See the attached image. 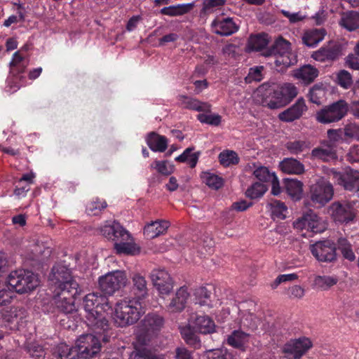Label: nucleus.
Segmentation results:
<instances>
[{
  "label": "nucleus",
  "mask_w": 359,
  "mask_h": 359,
  "mask_svg": "<svg viewBox=\"0 0 359 359\" xmlns=\"http://www.w3.org/2000/svg\"><path fill=\"white\" fill-rule=\"evenodd\" d=\"M83 307L88 327H93L97 332L109 325L104 313L111 310L112 306L106 295L99 292L86 294L83 300Z\"/></svg>",
  "instance_id": "1"
},
{
  "label": "nucleus",
  "mask_w": 359,
  "mask_h": 359,
  "mask_svg": "<svg viewBox=\"0 0 359 359\" xmlns=\"http://www.w3.org/2000/svg\"><path fill=\"white\" fill-rule=\"evenodd\" d=\"M258 90L263 93L264 104L272 109L285 107L298 93L296 86L290 83H285L282 86H278L274 83H264Z\"/></svg>",
  "instance_id": "2"
},
{
  "label": "nucleus",
  "mask_w": 359,
  "mask_h": 359,
  "mask_svg": "<svg viewBox=\"0 0 359 359\" xmlns=\"http://www.w3.org/2000/svg\"><path fill=\"white\" fill-rule=\"evenodd\" d=\"M89 329L91 332L80 336L76 342L75 346L79 359L94 357L100 351V342H108L112 335L109 325H107V327H104L103 329H100L101 330L97 332L93 327H89Z\"/></svg>",
  "instance_id": "3"
},
{
  "label": "nucleus",
  "mask_w": 359,
  "mask_h": 359,
  "mask_svg": "<svg viewBox=\"0 0 359 359\" xmlns=\"http://www.w3.org/2000/svg\"><path fill=\"white\" fill-rule=\"evenodd\" d=\"M144 313L141 302L125 299L116 303L113 318L118 327H124L136 323Z\"/></svg>",
  "instance_id": "4"
},
{
  "label": "nucleus",
  "mask_w": 359,
  "mask_h": 359,
  "mask_svg": "<svg viewBox=\"0 0 359 359\" xmlns=\"http://www.w3.org/2000/svg\"><path fill=\"white\" fill-rule=\"evenodd\" d=\"M4 282L9 292L14 291L18 294L30 292L39 285L38 276L23 269L11 271Z\"/></svg>",
  "instance_id": "5"
},
{
  "label": "nucleus",
  "mask_w": 359,
  "mask_h": 359,
  "mask_svg": "<svg viewBox=\"0 0 359 359\" xmlns=\"http://www.w3.org/2000/svg\"><path fill=\"white\" fill-rule=\"evenodd\" d=\"M262 55L264 57H273L274 64L277 67H288L297 62L295 56L291 51V44L282 36L278 37L271 46L264 50Z\"/></svg>",
  "instance_id": "6"
},
{
  "label": "nucleus",
  "mask_w": 359,
  "mask_h": 359,
  "mask_svg": "<svg viewBox=\"0 0 359 359\" xmlns=\"http://www.w3.org/2000/svg\"><path fill=\"white\" fill-rule=\"evenodd\" d=\"M348 110V104L344 100H339L318 111L316 119L323 124L337 122L346 116Z\"/></svg>",
  "instance_id": "7"
},
{
  "label": "nucleus",
  "mask_w": 359,
  "mask_h": 359,
  "mask_svg": "<svg viewBox=\"0 0 359 359\" xmlns=\"http://www.w3.org/2000/svg\"><path fill=\"white\" fill-rule=\"evenodd\" d=\"M54 289L74 290L81 289L79 285L72 275V271L67 266L57 264L53 266L49 276Z\"/></svg>",
  "instance_id": "8"
},
{
  "label": "nucleus",
  "mask_w": 359,
  "mask_h": 359,
  "mask_svg": "<svg viewBox=\"0 0 359 359\" xmlns=\"http://www.w3.org/2000/svg\"><path fill=\"white\" fill-rule=\"evenodd\" d=\"M81 290L54 289L53 290V304L58 312L65 314L72 313L76 311L75 299Z\"/></svg>",
  "instance_id": "9"
},
{
  "label": "nucleus",
  "mask_w": 359,
  "mask_h": 359,
  "mask_svg": "<svg viewBox=\"0 0 359 359\" xmlns=\"http://www.w3.org/2000/svg\"><path fill=\"white\" fill-rule=\"evenodd\" d=\"M127 280V276L124 271H114L100 277L99 287L104 295H111L116 291L123 287Z\"/></svg>",
  "instance_id": "10"
},
{
  "label": "nucleus",
  "mask_w": 359,
  "mask_h": 359,
  "mask_svg": "<svg viewBox=\"0 0 359 359\" xmlns=\"http://www.w3.org/2000/svg\"><path fill=\"white\" fill-rule=\"evenodd\" d=\"M310 250L313 256L320 262L331 263L337 260L336 243L332 240H323L311 245Z\"/></svg>",
  "instance_id": "11"
},
{
  "label": "nucleus",
  "mask_w": 359,
  "mask_h": 359,
  "mask_svg": "<svg viewBox=\"0 0 359 359\" xmlns=\"http://www.w3.org/2000/svg\"><path fill=\"white\" fill-rule=\"evenodd\" d=\"M312 346L313 344L309 338L302 337L285 343L282 352L287 359H300Z\"/></svg>",
  "instance_id": "12"
},
{
  "label": "nucleus",
  "mask_w": 359,
  "mask_h": 359,
  "mask_svg": "<svg viewBox=\"0 0 359 359\" xmlns=\"http://www.w3.org/2000/svg\"><path fill=\"white\" fill-rule=\"evenodd\" d=\"M310 192L311 200L313 204L322 207L332 198L334 189L332 184L322 180L311 187Z\"/></svg>",
  "instance_id": "13"
},
{
  "label": "nucleus",
  "mask_w": 359,
  "mask_h": 359,
  "mask_svg": "<svg viewBox=\"0 0 359 359\" xmlns=\"http://www.w3.org/2000/svg\"><path fill=\"white\" fill-rule=\"evenodd\" d=\"M330 173L334 182L344 187L346 190L359 191V172L358 170L348 168L344 172H339L332 169Z\"/></svg>",
  "instance_id": "14"
},
{
  "label": "nucleus",
  "mask_w": 359,
  "mask_h": 359,
  "mask_svg": "<svg viewBox=\"0 0 359 359\" xmlns=\"http://www.w3.org/2000/svg\"><path fill=\"white\" fill-rule=\"evenodd\" d=\"M23 49L27 50V46L13 54V59L10 62V74L12 75L13 78L8 77L7 79L8 84H11V87H12L13 84L18 89L20 88V85L18 83L17 81L22 78L20 74L25 72L28 65V62L25 61L24 57L20 53Z\"/></svg>",
  "instance_id": "15"
},
{
  "label": "nucleus",
  "mask_w": 359,
  "mask_h": 359,
  "mask_svg": "<svg viewBox=\"0 0 359 359\" xmlns=\"http://www.w3.org/2000/svg\"><path fill=\"white\" fill-rule=\"evenodd\" d=\"M330 211L334 220L340 223L347 224L355 217L353 206L346 202H334L330 206Z\"/></svg>",
  "instance_id": "16"
},
{
  "label": "nucleus",
  "mask_w": 359,
  "mask_h": 359,
  "mask_svg": "<svg viewBox=\"0 0 359 359\" xmlns=\"http://www.w3.org/2000/svg\"><path fill=\"white\" fill-rule=\"evenodd\" d=\"M150 278L154 286L161 294H168L172 290V278L164 269H154L150 273Z\"/></svg>",
  "instance_id": "17"
},
{
  "label": "nucleus",
  "mask_w": 359,
  "mask_h": 359,
  "mask_svg": "<svg viewBox=\"0 0 359 359\" xmlns=\"http://www.w3.org/2000/svg\"><path fill=\"white\" fill-rule=\"evenodd\" d=\"M341 46L336 42H330L311 55L316 61L325 62L337 60L341 55Z\"/></svg>",
  "instance_id": "18"
},
{
  "label": "nucleus",
  "mask_w": 359,
  "mask_h": 359,
  "mask_svg": "<svg viewBox=\"0 0 359 359\" xmlns=\"http://www.w3.org/2000/svg\"><path fill=\"white\" fill-rule=\"evenodd\" d=\"M212 32L220 36H230L238 30V26L229 17L218 16L211 23Z\"/></svg>",
  "instance_id": "19"
},
{
  "label": "nucleus",
  "mask_w": 359,
  "mask_h": 359,
  "mask_svg": "<svg viewBox=\"0 0 359 359\" xmlns=\"http://www.w3.org/2000/svg\"><path fill=\"white\" fill-rule=\"evenodd\" d=\"M307 109L305 100L300 97L291 107L280 113L278 118L283 122H292L299 119Z\"/></svg>",
  "instance_id": "20"
},
{
  "label": "nucleus",
  "mask_w": 359,
  "mask_h": 359,
  "mask_svg": "<svg viewBox=\"0 0 359 359\" xmlns=\"http://www.w3.org/2000/svg\"><path fill=\"white\" fill-rule=\"evenodd\" d=\"M163 325V318L156 313H148L141 321L140 330L147 337L158 332Z\"/></svg>",
  "instance_id": "21"
},
{
  "label": "nucleus",
  "mask_w": 359,
  "mask_h": 359,
  "mask_svg": "<svg viewBox=\"0 0 359 359\" xmlns=\"http://www.w3.org/2000/svg\"><path fill=\"white\" fill-rule=\"evenodd\" d=\"M100 233L108 240L116 243L120 238L125 240L128 232L118 222H109L100 228Z\"/></svg>",
  "instance_id": "22"
},
{
  "label": "nucleus",
  "mask_w": 359,
  "mask_h": 359,
  "mask_svg": "<svg viewBox=\"0 0 359 359\" xmlns=\"http://www.w3.org/2000/svg\"><path fill=\"white\" fill-rule=\"evenodd\" d=\"M23 318V310L18 307H11L0 312V319L5 323V327H8L10 330H18Z\"/></svg>",
  "instance_id": "23"
},
{
  "label": "nucleus",
  "mask_w": 359,
  "mask_h": 359,
  "mask_svg": "<svg viewBox=\"0 0 359 359\" xmlns=\"http://www.w3.org/2000/svg\"><path fill=\"white\" fill-rule=\"evenodd\" d=\"M178 100L184 109L205 113L211 111V105L209 103L201 102L196 98L180 95L178 96Z\"/></svg>",
  "instance_id": "24"
},
{
  "label": "nucleus",
  "mask_w": 359,
  "mask_h": 359,
  "mask_svg": "<svg viewBox=\"0 0 359 359\" xmlns=\"http://www.w3.org/2000/svg\"><path fill=\"white\" fill-rule=\"evenodd\" d=\"M132 292L135 295L133 299L141 302L148 295L147 283L144 276L135 273L132 276Z\"/></svg>",
  "instance_id": "25"
},
{
  "label": "nucleus",
  "mask_w": 359,
  "mask_h": 359,
  "mask_svg": "<svg viewBox=\"0 0 359 359\" xmlns=\"http://www.w3.org/2000/svg\"><path fill=\"white\" fill-rule=\"evenodd\" d=\"M339 25L348 32L359 29V12L356 11L343 12Z\"/></svg>",
  "instance_id": "26"
},
{
  "label": "nucleus",
  "mask_w": 359,
  "mask_h": 359,
  "mask_svg": "<svg viewBox=\"0 0 359 359\" xmlns=\"http://www.w3.org/2000/svg\"><path fill=\"white\" fill-rule=\"evenodd\" d=\"M169 226L170 222L168 221L156 220L144 226V234L147 238L152 239L161 234H164Z\"/></svg>",
  "instance_id": "27"
},
{
  "label": "nucleus",
  "mask_w": 359,
  "mask_h": 359,
  "mask_svg": "<svg viewBox=\"0 0 359 359\" xmlns=\"http://www.w3.org/2000/svg\"><path fill=\"white\" fill-rule=\"evenodd\" d=\"M280 170L289 175H302L305 171L304 165L294 158H285L279 163Z\"/></svg>",
  "instance_id": "28"
},
{
  "label": "nucleus",
  "mask_w": 359,
  "mask_h": 359,
  "mask_svg": "<svg viewBox=\"0 0 359 359\" xmlns=\"http://www.w3.org/2000/svg\"><path fill=\"white\" fill-rule=\"evenodd\" d=\"M146 142L149 149L155 152H164L168 147V139L155 132L147 135Z\"/></svg>",
  "instance_id": "29"
},
{
  "label": "nucleus",
  "mask_w": 359,
  "mask_h": 359,
  "mask_svg": "<svg viewBox=\"0 0 359 359\" xmlns=\"http://www.w3.org/2000/svg\"><path fill=\"white\" fill-rule=\"evenodd\" d=\"M189 297L187 287H181L176 292L175 297L172 298L168 305V309L171 312H180L185 308L187 301Z\"/></svg>",
  "instance_id": "30"
},
{
  "label": "nucleus",
  "mask_w": 359,
  "mask_h": 359,
  "mask_svg": "<svg viewBox=\"0 0 359 359\" xmlns=\"http://www.w3.org/2000/svg\"><path fill=\"white\" fill-rule=\"evenodd\" d=\"M194 328L201 334H211L215 331V324L208 316H197L194 320Z\"/></svg>",
  "instance_id": "31"
},
{
  "label": "nucleus",
  "mask_w": 359,
  "mask_h": 359,
  "mask_svg": "<svg viewBox=\"0 0 359 359\" xmlns=\"http://www.w3.org/2000/svg\"><path fill=\"white\" fill-rule=\"evenodd\" d=\"M326 35L323 28L312 29L306 31L302 36V42L308 47H314L322 41Z\"/></svg>",
  "instance_id": "32"
},
{
  "label": "nucleus",
  "mask_w": 359,
  "mask_h": 359,
  "mask_svg": "<svg viewBox=\"0 0 359 359\" xmlns=\"http://www.w3.org/2000/svg\"><path fill=\"white\" fill-rule=\"evenodd\" d=\"M285 189L287 194L294 201L300 200L303 193V183L296 179H285Z\"/></svg>",
  "instance_id": "33"
},
{
  "label": "nucleus",
  "mask_w": 359,
  "mask_h": 359,
  "mask_svg": "<svg viewBox=\"0 0 359 359\" xmlns=\"http://www.w3.org/2000/svg\"><path fill=\"white\" fill-rule=\"evenodd\" d=\"M194 7V4H177L164 7L160 11V13L170 17L182 15L189 13Z\"/></svg>",
  "instance_id": "34"
},
{
  "label": "nucleus",
  "mask_w": 359,
  "mask_h": 359,
  "mask_svg": "<svg viewBox=\"0 0 359 359\" xmlns=\"http://www.w3.org/2000/svg\"><path fill=\"white\" fill-rule=\"evenodd\" d=\"M250 334L240 330H234L227 338V344L234 348H240L248 342Z\"/></svg>",
  "instance_id": "35"
},
{
  "label": "nucleus",
  "mask_w": 359,
  "mask_h": 359,
  "mask_svg": "<svg viewBox=\"0 0 359 359\" xmlns=\"http://www.w3.org/2000/svg\"><path fill=\"white\" fill-rule=\"evenodd\" d=\"M180 333L186 344L194 349H198L201 346L198 336L195 333L190 326L182 327Z\"/></svg>",
  "instance_id": "36"
},
{
  "label": "nucleus",
  "mask_w": 359,
  "mask_h": 359,
  "mask_svg": "<svg viewBox=\"0 0 359 359\" xmlns=\"http://www.w3.org/2000/svg\"><path fill=\"white\" fill-rule=\"evenodd\" d=\"M318 75V69L311 65H305L301 67L295 74L297 78L302 80L306 83L313 82Z\"/></svg>",
  "instance_id": "37"
},
{
  "label": "nucleus",
  "mask_w": 359,
  "mask_h": 359,
  "mask_svg": "<svg viewBox=\"0 0 359 359\" xmlns=\"http://www.w3.org/2000/svg\"><path fill=\"white\" fill-rule=\"evenodd\" d=\"M194 150V147L187 148L182 154L175 158V161L181 163L187 162L191 168H195L201 153L199 151L192 153Z\"/></svg>",
  "instance_id": "38"
},
{
  "label": "nucleus",
  "mask_w": 359,
  "mask_h": 359,
  "mask_svg": "<svg viewBox=\"0 0 359 359\" xmlns=\"http://www.w3.org/2000/svg\"><path fill=\"white\" fill-rule=\"evenodd\" d=\"M338 282L336 276H316L313 279V286L321 290H327Z\"/></svg>",
  "instance_id": "39"
},
{
  "label": "nucleus",
  "mask_w": 359,
  "mask_h": 359,
  "mask_svg": "<svg viewBox=\"0 0 359 359\" xmlns=\"http://www.w3.org/2000/svg\"><path fill=\"white\" fill-rule=\"evenodd\" d=\"M341 251L343 257L350 262H353L355 259V255L353 251L352 245L344 237L337 239L336 246Z\"/></svg>",
  "instance_id": "40"
},
{
  "label": "nucleus",
  "mask_w": 359,
  "mask_h": 359,
  "mask_svg": "<svg viewBox=\"0 0 359 359\" xmlns=\"http://www.w3.org/2000/svg\"><path fill=\"white\" fill-rule=\"evenodd\" d=\"M107 206V204L104 200L94 198L86 204V212L88 215L97 216L99 215Z\"/></svg>",
  "instance_id": "41"
},
{
  "label": "nucleus",
  "mask_w": 359,
  "mask_h": 359,
  "mask_svg": "<svg viewBox=\"0 0 359 359\" xmlns=\"http://www.w3.org/2000/svg\"><path fill=\"white\" fill-rule=\"evenodd\" d=\"M221 165L228 167L231 165H237L240 158L237 153L232 150H224L222 151L218 156Z\"/></svg>",
  "instance_id": "42"
},
{
  "label": "nucleus",
  "mask_w": 359,
  "mask_h": 359,
  "mask_svg": "<svg viewBox=\"0 0 359 359\" xmlns=\"http://www.w3.org/2000/svg\"><path fill=\"white\" fill-rule=\"evenodd\" d=\"M249 43L252 50L257 51L262 50L263 53L266 49V47L269 43L268 35L263 33L251 36Z\"/></svg>",
  "instance_id": "43"
},
{
  "label": "nucleus",
  "mask_w": 359,
  "mask_h": 359,
  "mask_svg": "<svg viewBox=\"0 0 359 359\" xmlns=\"http://www.w3.org/2000/svg\"><path fill=\"white\" fill-rule=\"evenodd\" d=\"M130 236L128 233V236L125 239L122 240L120 238L116 243H114V249L117 254L121 255H133L134 251V246L128 242Z\"/></svg>",
  "instance_id": "44"
},
{
  "label": "nucleus",
  "mask_w": 359,
  "mask_h": 359,
  "mask_svg": "<svg viewBox=\"0 0 359 359\" xmlns=\"http://www.w3.org/2000/svg\"><path fill=\"white\" fill-rule=\"evenodd\" d=\"M267 187L265 184L260 182L252 184L246 191L247 197L251 199L260 198L266 191Z\"/></svg>",
  "instance_id": "45"
},
{
  "label": "nucleus",
  "mask_w": 359,
  "mask_h": 359,
  "mask_svg": "<svg viewBox=\"0 0 359 359\" xmlns=\"http://www.w3.org/2000/svg\"><path fill=\"white\" fill-rule=\"evenodd\" d=\"M58 356L60 359H79L76 346L69 347L67 344L58 346Z\"/></svg>",
  "instance_id": "46"
},
{
  "label": "nucleus",
  "mask_w": 359,
  "mask_h": 359,
  "mask_svg": "<svg viewBox=\"0 0 359 359\" xmlns=\"http://www.w3.org/2000/svg\"><path fill=\"white\" fill-rule=\"evenodd\" d=\"M204 359H232V355L226 349L216 348L204 353Z\"/></svg>",
  "instance_id": "47"
},
{
  "label": "nucleus",
  "mask_w": 359,
  "mask_h": 359,
  "mask_svg": "<svg viewBox=\"0 0 359 359\" xmlns=\"http://www.w3.org/2000/svg\"><path fill=\"white\" fill-rule=\"evenodd\" d=\"M202 177L206 185L212 189H219L223 186V179L217 175L205 172Z\"/></svg>",
  "instance_id": "48"
},
{
  "label": "nucleus",
  "mask_w": 359,
  "mask_h": 359,
  "mask_svg": "<svg viewBox=\"0 0 359 359\" xmlns=\"http://www.w3.org/2000/svg\"><path fill=\"white\" fill-rule=\"evenodd\" d=\"M311 156L313 158L320 159L323 161H328L334 158L335 154L330 148H315L311 151Z\"/></svg>",
  "instance_id": "49"
},
{
  "label": "nucleus",
  "mask_w": 359,
  "mask_h": 359,
  "mask_svg": "<svg viewBox=\"0 0 359 359\" xmlns=\"http://www.w3.org/2000/svg\"><path fill=\"white\" fill-rule=\"evenodd\" d=\"M272 215L278 219H284L285 212L287 210V206L283 202L278 200L273 201L271 203Z\"/></svg>",
  "instance_id": "50"
},
{
  "label": "nucleus",
  "mask_w": 359,
  "mask_h": 359,
  "mask_svg": "<svg viewBox=\"0 0 359 359\" xmlns=\"http://www.w3.org/2000/svg\"><path fill=\"white\" fill-rule=\"evenodd\" d=\"M264 67L263 66H256L249 69L248 74L245 77L246 83H251L253 81L259 82L264 79L263 72Z\"/></svg>",
  "instance_id": "51"
},
{
  "label": "nucleus",
  "mask_w": 359,
  "mask_h": 359,
  "mask_svg": "<svg viewBox=\"0 0 359 359\" xmlns=\"http://www.w3.org/2000/svg\"><path fill=\"white\" fill-rule=\"evenodd\" d=\"M255 177L263 182H269L275 179L276 175L271 172L269 170L264 166H259L254 170Z\"/></svg>",
  "instance_id": "52"
},
{
  "label": "nucleus",
  "mask_w": 359,
  "mask_h": 359,
  "mask_svg": "<svg viewBox=\"0 0 359 359\" xmlns=\"http://www.w3.org/2000/svg\"><path fill=\"white\" fill-rule=\"evenodd\" d=\"M196 117L201 123L213 126H218L222 121V116L219 114H206L201 113L198 114Z\"/></svg>",
  "instance_id": "53"
},
{
  "label": "nucleus",
  "mask_w": 359,
  "mask_h": 359,
  "mask_svg": "<svg viewBox=\"0 0 359 359\" xmlns=\"http://www.w3.org/2000/svg\"><path fill=\"white\" fill-rule=\"evenodd\" d=\"M195 295L198 299V302L197 303L201 306H208L209 307L212 306L210 301L211 292L208 290L206 287H200L199 288L196 289Z\"/></svg>",
  "instance_id": "54"
},
{
  "label": "nucleus",
  "mask_w": 359,
  "mask_h": 359,
  "mask_svg": "<svg viewBox=\"0 0 359 359\" xmlns=\"http://www.w3.org/2000/svg\"><path fill=\"white\" fill-rule=\"evenodd\" d=\"M337 83L344 89H348L353 86L351 74L346 70H341L337 74Z\"/></svg>",
  "instance_id": "55"
},
{
  "label": "nucleus",
  "mask_w": 359,
  "mask_h": 359,
  "mask_svg": "<svg viewBox=\"0 0 359 359\" xmlns=\"http://www.w3.org/2000/svg\"><path fill=\"white\" fill-rule=\"evenodd\" d=\"M285 147L290 154L297 155L304 151L308 147L305 141L295 140L287 142Z\"/></svg>",
  "instance_id": "56"
},
{
  "label": "nucleus",
  "mask_w": 359,
  "mask_h": 359,
  "mask_svg": "<svg viewBox=\"0 0 359 359\" xmlns=\"http://www.w3.org/2000/svg\"><path fill=\"white\" fill-rule=\"evenodd\" d=\"M154 164V168L163 175L168 176L173 172V165L168 164L166 161H155Z\"/></svg>",
  "instance_id": "57"
},
{
  "label": "nucleus",
  "mask_w": 359,
  "mask_h": 359,
  "mask_svg": "<svg viewBox=\"0 0 359 359\" xmlns=\"http://www.w3.org/2000/svg\"><path fill=\"white\" fill-rule=\"evenodd\" d=\"M323 95L324 90L323 88L317 84L314 85L312 88H311L309 93L310 101L317 104L320 103V100Z\"/></svg>",
  "instance_id": "58"
},
{
  "label": "nucleus",
  "mask_w": 359,
  "mask_h": 359,
  "mask_svg": "<svg viewBox=\"0 0 359 359\" xmlns=\"http://www.w3.org/2000/svg\"><path fill=\"white\" fill-rule=\"evenodd\" d=\"M226 0H203V11L205 13H212L215 9L223 6Z\"/></svg>",
  "instance_id": "59"
},
{
  "label": "nucleus",
  "mask_w": 359,
  "mask_h": 359,
  "mask_svg": "<svg viewBox=\"0 0 359 359\" xmlns=\"http://www.w3.org/2000/svg\"><path fill=\"white\" fill-rule=\"evenodd\" d=\"M309 215H304L301 218L297 219L294 222V227L297 229H311V231L313 232H317V230H315V226L313 224V221L310 222L309 220Z\"/></svg>",
  "instance_id": "60"
},
{
  "label": "nucleus",
  "mask_w": 359,
  "mask_h": 359,
  "mask_svg": "<svg viewBox=\"0 0 359 359\" xmlns=\"http://www.w3.org/2000/svg\"><path fill=\"white\" fill-rule=\"evenodd\" d=\"M11 292L7 288L5 282H0V306L6 305L11 302Z\"/></svg>",
  "instance_id": "61"
},
{
  "label": "nucleus",
  "mask_w": 359,
  "mask_h": 359,
  "mask_svg": "<svg viewBox=\"0 0 359 359\" xmlns=\"http://www.w3.org/2000/svg\"><path fill=\"white\" fill-rule=\"evenodd\" d=\"M344 135L359 140V126L355 123L347 124L344 128Z\"/></svg>",
  "instance_id": "62"
},
{
  "label": "nucleus",
  "mask_w": 359,
  "mask_h": 359,
  "mask_svg": "<svg viewBox=\"0 0 359 359\" xmlns=\"http://www.w3.org/2000/svg\"><path fill=\"white\" fill-rule=\"evenodd\" d=\"M346 63L352 69L359 70V53L354 48V53L349 54L346 57Z\"/></svg>",
  "instance_id": "63"
},
{
  "label": "nucleus",
  "mask_w": 359,
  "mask_h": 359,
  "mask_svg": "<svg viewBox=\"0 0 359 359\" xmlns=\"http://www.w3.org/2000/svg\"><path fill=\"white\" fill-rule=\"evenodd\" d=\"M175 359H194L193 352L184 346L177 347L175 350Z\"/></svg>",
  "instance_id": "64"
}]
</instances>
